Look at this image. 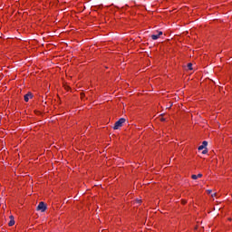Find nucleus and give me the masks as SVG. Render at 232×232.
I'll use <instances>...</instances> for the list:
<instances>
[{
    "mask_svg": "<svg viewBox=\"0 0 232 232\" xmlns=\"http://www.w3.org/2000/svg\"><path fill=\"white\" fill-rule=\"evenodd\" d=\"M37 211H41L42 213H44L46 211V204L44 202H40L37 206Z\"/></svg>",
    "mask_w": 232,
    "mask_h": 232,
    "instance_id": "f03ea898",
    "label": "nucleus"
},
{
    "mask_svg": "<svg viewBox=\"0 0 232 232\" xmlns=\"http://www.w3.org/2000/svg\"><path fill=\"white\" fill-rule=\"evenodd\" d=\"M212 197H217V193L212 194Z\"/></svg>",
    "mask_w": 232,
    "mask_h": 232,
    "instance_id": "f8f14e48",
    "label": "nucleus"
},
{
    "mask_svg": "<svg viewBox=\"0 0 232 232\" xmlns=\"http://www.w3.org/2000/svg\"><path fill=\"white\" fill-rule=\"evenodd\" d=\"M207 147H208V141L204 140V141L202 142V145L199 146L198 150L199 151H202V150H206Z\"/></svg>",
    "mask_w": 232,
    "mask_h": 232,
    "instance_id": "39448f33",
    "label": "nucleus"
},
{
    "mask_svg": "<svg viewBox=\"0 0 232 232\" xmlns=\"http://www.w3.org/2000/svg\"><path fill=\"white\" fill-rule=\"evenodd\" d=\"M81 96H82V97H84V94H83V93H81Z\"/></svg>",
    "mask_w": 232,
    "mask_h": 232,
    "instance_id": "ddd939ff",
    "label": "nucleus"
},
{
    "mask_svg": "<svg viewBox=\"0 0 232 232\" xmlns=\"http://www.w3.org/2000/svg\"><path fill=\"white\" fill-rule=\"evenodd\" d=\"M206 153H208V150H207V149H205V150L202 151V154H203V155H206Z\"/></svg>",
    "mask_w": 232,
    "mask_h": 232,
    "instance_id": "1a4fd4ad",
    "label": "nucleus"
},
{
    "mask_svg": "<svg viewBox=\"0 0 232 232\" xmlns=\"http://www.w3.org/2000/svg\"><path fill=\"white\" fill-rule=\"evenodd\" d=\"M32 97H34L32 92H28L27 94L24 95V99L25 102H28L30 101V99H32Z\"/></svg>",
    "mask_w": 232,
    "mask_h": 232,
    "instance_id": "20e7f679",
    "label": "nucleus"
},
{
    "mask_svg": "<svg viewBox=\"0 0 232 232\" xmlns=\"http://www.w3.org/2000/svg\"><path fill=\"white\" fill-rule=\"evenodd\" d=\"M15 224V220L14 219H11L8 223V226L12 227Z\"/></svg>",
    "mask_w": 232,
    "mask_h": 232,
    "instance_id": "0eeeda50",
    "label": "nucleus"
},
{
    "mask_svg": "<svg viewBox=\"0 0 232 232\" xmlns=\"http://www.w3.org/2000/svg\"><path fill=\"white\" fill-rule=\"evenodd\" d=\"M10 219H11V220H14V216H10Z\"/></svg>",
    "mask_w": 232,
    "mask_h": 232,
    "instance_id": "9b49d317",
    "label": "nucleus"
},
{
    "mask_svg": "<svg viewBox=\"0 0 232 232\" xmlns=\"http://www.w3.org/2000/svg\"><path fill=\"white\" fill-rule=\"evenodd\" d=\"M124 122H126V119L121 118L114 123L113 130H119V128H122V124H124Z\"/></svg>",
    "mask_w": 232,
    "mask_h": 232,
    "instance_id": "f257e3e1",
    "label": "nucleus"
},
{
    "mask_svg": "<svg viewBox=\"0 0 232 232\" xmlns=\"http://www.w3.org/2000/svg\"><path fill=\"white\" fill-rule=\"evenodd\" d=\"M160 35H162V31L158 32L157 34H152L151 35V39L153 41H157V39H159L160 37Z\"/></svg>",
    "mask_w": 232,
    "mask_h": 232,
    "instance_id": "7ed1b4c3",
    "label": "nucleus"
},
{
    "mask_svg": "<svg viewBox=\"0 0 232 232\" xmlns=\"http://www.w3.org/2000/svg\"><path fill=\"white\" fill-rule=\"evenodd\" d=\"M187 67L188 70H193V63H188Z\"/></svg>",
    "mask_w": 232,
    "mask_h": 232,
    "instance_id": "6e6552de",
    "label": "nucleus"
},
{
    "mask_svg": "<svg viewBox=\"0 0 232 232\" xmlns=\"http://www.w3.org/2000/svg\"><path fill=\"white\" fill-rule=\"evenodd\" d=\"M202 178V174H198V175H192L191 179H193V180H197V179H200Z\"/></svg>",
    "mask_w": 232,
    "mask_h": 232,
    "instance_id": "423d86ee",
    "label": "nucleus"
},
{
    "mask_svg": "<svg viewBox=\"0 0 232 232\" xmlns=\"http://www.w3.org/2000/svg\"><path fill=\"white\" fill-rule=\"evenodd\" d=\"M207 193H208V195H211L212 190H211V189H208V190H207Z\"/></svg>",
    "mask_w": 232,
    "mask_h": 232,
    "instance_id": "9d476101",
    "label": "nucleus"
}]
</instances>
